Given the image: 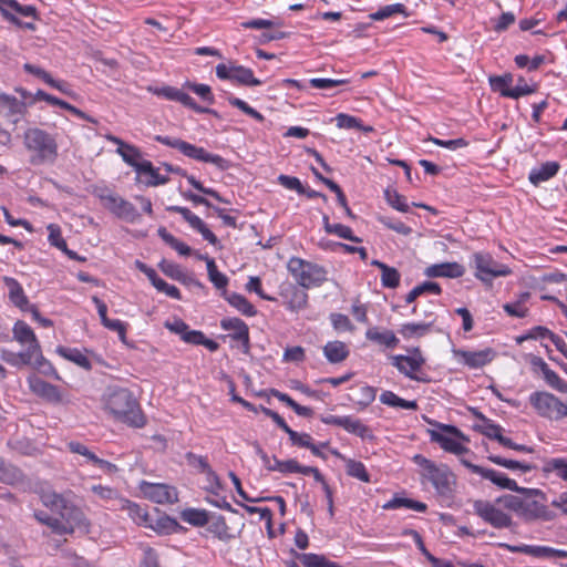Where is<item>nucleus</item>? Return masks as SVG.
Masks as SVG:
<instances>
[{"instance_id": "obj_62", "label": "nucleus", "mask_w": 567, "mask_h": 567, "mask_svg": "<svg viewBox=\"0 0 567 567\" xmlns=\"http://www.w3.org/2000/svg\"><path fill=\"white\" fill-rule=\"evenodd\" d=\"M536 92V86H530L525 82V79L523 76L518 78L517 84L515 87H511L509 97L511 99H518L520 96L532 94Z\"/></svg>"}, {"instance_id": "obj_3", "label": "nucleus", "mask_w": 567, "mask_h": 567, "mask_svg": "<svg viewBox=\"0 0 567 567\" xmlns=\"http://www.w3.org/2000/svg\"><path fill=\"white\" fill-rule=\"evenodd\" d=\"M413 462L422 467V475L432 483L439 495L443 497L452 496L455 486V476L446 465L437 466L434 462L421 454H415Z\"/></svg>"}, {"instance_id": "obj_31", "label": "nucleus", "mask_w": 567, "mask_h": 567, "mask_svg": "<svg viewBox=\"0 0 567 567\" xmlns=\"http://www.w3.org/2000/svg\"><path fill=\"white\" fill-rule=\"evenodd\" d=\"M221 296L243 315L252 317L257 313L255 307L243 295L236 292L228 293L227 290H224Z\"/></svg>"}, {"instance_id": "obj_54", "label": "nucleus", "mask_w": 567, "mask_h": 567, "mask_svg": "<svg viewBox=\"0 0 567 567\" xmlns=\"http://www.w3.org/2000/svg\"><path fill=\"white\" fill-rule=\"evenodd\" d=\"M208 278L210 282L219 290H226L228 278L226 275L218 271L215 260H208Z\"/></svg>"}, {"instance_id": "obj_24", "label": "nucleus", "mask_w": 567, "mask_h": 567, "mask_svg": "<svg viewBox=\"0 0 567 567\" xmlns=\"http://www.w3.org/2000/svg\"><path fill=\"white\" fill-rule=\"evenodd\" d=\"M2 280L9 289L10 301L22 311H25L27 307H29V299L24 295L21 285L14 278L8 276H4Z\"/></svg>"}, {"instance_id": "obj_48", "label": "nucleus", "mask_w": 567, "mask_h": 567, "mask_svg": "<svg viewBox=\"0 0 567 567\" xmlns=\"http://www.w3.org/2000/svg\"><path fill=\"white\" fill-rule=\"evenodd\" d=\"M473 429L488 439L496 440L499 443V439L504 437L502 435V426L492 422V420L487 419L486 422L482 424H475Z\"/></svg>"}, {"instance_id": "obj_61", "label": "nucleus", "mask_w": 567, "mask_h": 567, "mask_svg": "<svg viewBox=\"0 0 567 567\" xmlns=\"http://www.w3.org/2000/svg\"><path fill=\"white\" fill-rule=\"evenodd\" d=\"M377 390L373 386L363 385L358 389V400L357 403L363 408L371 404L375 399Z\"/></svg>"}, {"instance_id": "obj_50", "label": "nucleus", "mask_w": 567, "mask_h": 567, "mask_svg": "<svg viewBox=\"0 0 567 567\" xmlns=\"http://www.w3.org/2000/svg\"><path fill=\"white\" fill-rule=\"evenodd\" d=\"M384 197L390 206H392L394 209L406 213L409 212V205L406 203V198L399 194L396 189L394 188H386L384 190Z\"/></svg>"}, {"instance_id": "obj_13", "label": "nucleus", "mask_w": 567, "mask_h": 567, "mask_svg": "<svg viewBox=\"0 0 567 567\" xmlns=\"http://www.w3.org/2000/svg\"><path fill=\"white\" fill-rule=\"evenodd\" d=\"M391 360H392V364L408 378H410L414 381L424 382V383H427L431 381L430 378H427L425 375H419V374L413 373L415 371H419L421 369V367L424 364L425 360L422 355L409 357V355L399 354V355H392Z\"/></svg>"}, {"instance_id": "obj_27", "label": "nucleus", "mask_w": 567, "mask_h": 567, "mask_svg": "<svg viewBox=\"0 0 567 567\" xmlns=\"http://www.w3.org/2000/svg\"><path fill=\"white\" fill-rule=\"evenodd\" d=\"M430 436L431 441L439 443L440 446L446 452L453 453L455 455H462L470 452V450L462 445L460 442L437 431H430Z\"/></svg>"}, {"instance_id": "obj_42", "label": "nucleus", "mask_w": 567, "mask_h": 567, "mask_svg": "<svg viewBox=\"0 0 567 567\" xmlns=\"http://www.w3.org/2000/svg\"><path fill=\"white\" fill-rule=\"evenodd\" d=\"M488 460L499 466L506 467L508 470H519L524 473L530 472L533 470H536V465L523 463L515 460H508L502 456L491 455L488 456Z\"/></svg>"}, {"instance_id": "obj_32", "label": "nucleus", "mask_w": 567, "mask_h": 567, "mask_svg": "<svg viewBox=\"0 0 567 567\" xmlns=\"http://www.w3.org/2000/svg\"><path fill=\"white\" fill-rule=\"evenodd\" d=\"M559 171V164L557 162H546L542 164L538 169H534L529 174V181L534 185H538L542 182L548 181L554 177Z\"/></svg>"}, {"instance_id": "obj_58", "label": "nucleus", "mask_w": 567, "mask_h": 567, "mask_svg": "<svg viewBox=\"0 0 567 567\" xmlns=\"http://www.w3.org/2000/svg\"><path fill=\"white\" fill-rule=\"evenodd\" d=\"M31 365H33L45 375H55L58 378L53 365L42 355L41 348L39 349V352H37V354L33 357V362Z\"/></svg>"}, {"instance_id": "obj_59", "label": "nucleus", "mask_w": 567, "mask_h": 567, "mask_svg": "<svg viewBox=\"0 0 567 567\" xmlns=\"http://www.w3.org/2000/svg\"><path fill=\"white\" fill-rule=\"evenodd\" d=\"M41 501L44 506L50 507L54 511H60L62 505L65 503V499L55 492H43L41 494Z\"/></svg>"}, {"instance_id": "obj_26", "label": "nucleus", "mask_w": 567, "mask_h": 567, "mask_svg": "<svg viewBox=\"0 0 567 567\" xmlns=\"http://www.w3.org/2000/svg\"><path fill=\"white\" fill-rule=\"evenodd\" d=\"M109 141L113 142L114 144L118 145L117 153L122 156L123 161L128 164L130 166L134 167L137 161L142 157V154L137 147L134 145L127 144L121 138L110 135Z\"/></svg>"}, {"instance_id": "obj_5", "label": "nucleus", "mask_w": 567, "mask_h": 567, "mask_svg": "<svg viewBox=\"0 0 567 567\" xmlns=\"http://www.w3.org/2000/svg\"><path fill=\"white\" fill-rule=\"evenodd\" d=\"M155 140L164 145L178 150L185 156L205 163H212L220 171L229 168V162L217 154H210L203 147L185 142L179 138H171L168 136L157 135Z\"/></svg>"}, {"instance_id": "obj_35", "label": "nucleus", "mask_w": 567, "mask_h": 567, "mask_svg": "<svg viewBox=\"0 0 567 567\" xmlns=\"http://www.w3.org/2000/svg\"><path fill=\"white\" fill-rule=\"evenodd\" d=\"M405 507L415 512L424 513L427 508L426 504L411 498L395 496L383 505L384 509H396Z\"/></svg>"}, {"instance_id": "obj_18", "label": "nucleus", "mask_w": 567, "mask_h": 567, "mask_svg": "<svg viewBox=\"0 0 567 567\" xmlns=\"http://www.w3.org/2000/svg\"><path fill=\"white\" fill-rule=\"evenodd\" d=\"M25 112V103L14 96L0 93V115L17 124Z\"/></svg>"}, {"instance_id": "obj_11", "label": "nucleus", "mask_w": 567, "mask_h": 567, "mask_svg": "<svg viewBox=\"0 0 567 567\" xmlns=\"http://www.w3.org/2000/svg\"><path fill=\"white\" fill-rule=\"evenodd\" d=\"M474 511L480 517L496 528L512 526L511 516L487 501H476L474 503Z\"/></svg>"}, {"instance_id": "obj_64", "label": "nucleus", "mask_w": 567, "mask_h": 567, "mask_svg": "<svg viewBox=\"0 0 567 567\" xmlns=\"http://www.w3.org/2000/svg\"><path fill=\"white\" fill-rule=\"evenodd\" d=\"M158 267L159 269L169 278L174 279V280H177V279H183L182 278V268L179 265L173 262V261H168L166 259H163L159 264H158Z\"/></svg>"}, {"instance_id": "obj_19", "label": "nucleus", "mask_w": 567, "mask_h": 567, "mask_svg": "<svg viewBox=\"0 0 567 567\" xmlns=\"http://www.w3.org/2000/svg\"><path fill=\"white\" fill-rule=\"evenodd\" d=\"M465 274V268L458 262H442L425 268L424 275L429 278H458Z\"/></svg>"}, {"instance_id": "obj_55", "label": "nucleus", "mask_w": 567, "mask_h": 567, "mask_svg": "<svg viewBox=\"0 0 567 567\" xmlns=\"http://www.w3.org/2000/svg\"><path fill=\"white\" fill-rule=\"evenodd\" d=\"M545 473L556 472L557 476L567 481V458H550L543 467Z\"/></svg>"}, {"instance_id": "obj_17", "label": "nucleus", "mask_w": 567, "mask_h": 567, "mask_svg": "<svg viewBox=\"0 0 567 567\" xmlns=\"http://www.w3.org/2000/svg\"><path fill=\"white\" fill-rule=\"evenodd\" d=\"M280 296L285 299L287 307L292 311L306 308L308 302L307 292L292 284L281 285Z\"/></svg>"}, {"instance_id": "obj_43", "label": "nucleus", "mask_w": 567, "mask_h": 567, "mask_svg": "<svg viewBox=\"0 0 567 567\" xmlns=\"http://www.w3.org/2000/svg\"><path fill=\"white\" fill-rule=\"evenodd\" d=\"M346 472L349 476L358 478L361 482L369 483L371 481L364 464L355 460H346Z\"/></svg>"}, {"instance_id": "obj_52", "label": "nucleus", "mask_w": 567, "mask_h": 567, "mask_svg": "<svg viewBox=\"0 0 567 567\" xmlns=\"http://www.w3.org/2000/svg\"><path fill=\"white\" fill-rule=\"evenodd\" d=\"M148 526L161 534H169L182 528V526L174 518L168 516L157 518L155 525H153L151 520Z\"/></svg>"}, {"instance_id": "obj_12", "label": "nucleus", "mask_w": 567, "mask_h": 567, "mask_svg": "<svg viewBox=\"0 0 567 567\" xmlns=\"http://www.w3.org/2000/svg\"><path fill=\"white\" fill-rule=\"evenodd\" d=\"M517 516L526 523L536 520L550 522L556 518V514L549 511L546 505L540 504L535 499L525 498H523Z\"/></svg>"}, {"instance_id": "obj_47", "label": "nucleus", "mask_w": 567, "mask_h": 567, "mask_svg": "<svg viewBox=\"0 0 567 567\" xmlns=\"http://www.w3.org/2000/svg\"><path fill=\"white\" fill-rule=\"evenodd\" d=\"M124 509L127 511L130 517L138 525H148L151 522L148 513L142 508L138 504L125 501Z\"/></svg>"}, {"instance_id": "obj_36", "label": "nucleus", "mask_w": 567, "mask_h": 567, "mask_svg": "<svg viewBox=\"0 0 567 567\" xmlns=\"http://www.w3.org/2000/svg\"><path fill=\"white\" fill-rule=\"evenodd\" d=\"M380 402L382 404L392 406V408H400L405 410H417L419 405L416 401H408L400 396H398L392 391H384L380 395Z\"/></svg>"}, {"instance_id": "obj_8", "label": "nucleus", "mask_w": 567, "mask_h": 567, "mask_svg": "<svg viewBox=\"0 0 567 567\" xmlns=\"http://www.w3.org/2000/svg\"><path fill=\"white\" fill-rule=\"evenodd\" d=\"M475 276L484 282H491L496 277H503L511 274V269L494 260L487 252H475L473 256Z\"/></svg>"}, {"instance_id": "obj_28", "label": "nucleus", "mask_w": 567, "mask_h": 567, "mask_svg": "<svg viewBox=\"0 0 567 567\" xmlns=\"http://www.w3.org/2000/svg\"><path fill=\"white\" fill-rule=\"evenodd\" d=\"M349 349L342 341H329L323 347V354L330 363H340L349 357Z\"/></svg>"}, {"instance_id": "obj_4", "label": "nucleus", "mask_w": 567, "mask_h": 567, "mask_svg": "<svg viewBox=\"0 0 567 567\" xmlns=\"http://www.w3.org/2000/svg\"><path fill=\"white\" fill-rule=\"evenodd\" d=\"M287 267L297 284L305 289L319 287L327 280V270L322 266L301 258H290Z\"/></svg>"}, {"instance_id": "obj_37", "label": "nucleus", "mask_w": 567, "mask_h": 567, "mask_svg": "<svg viewBox=\"0 0 567 567\" xmlns=\"http://www.w3.org/2000/svg\"><path fill=\"white\" fill-rule=\"evenodd\" d=\"M37 353L25 350L23 352L2 351V360L13 367L31 365Z\"/></svg>"}, {"instance_id": "obj_46", "label": "nucleus", "mask_w": 567, "mask_h": 567, "mask_svg": "<svg viewBox=\"0 0 567 567\" xmlns=\"http://www.w3.org/2000/svg\"><path fill=\"white\" fill-rule=\"evenodd\" d=\"M298 559L303 565V567H340L336 563L329 561L322 555L301 554L298 556Z\"/></svg>"}, {"instance_id": "obj_16", "label": "nucleus", "mask_w": 567, "mask_h": 567, "mask_svg": "<svg viewBox=\"0 0 567 567\" xmlns=\"http://www.w3.org/2000/svg\"><path fill=\"white\" fill-rule=\"evenodd\" d=\"M220 327L224 330L233 331L229 337L239 341L243 346V352L249 353V329L248 326L239 318H225L220 321Z\"/></svg>"}, {"instance_id": "obj_49", "label": "nucleus", "mask_w": 567, "mask_h": 567, "mask_svg": "<svg viewBox=\"0 0 567 567\" xmlns=\"http://www.w3.org/2000/svg\"><path fill=\"white\" fill-rule=\"evenodd\" d=\"M206 525H208V532L214 534L219 539H225L228 537V526L223 516H209V522Z\"/></svg>"}, {"instance_id": "obj_33", "label": "nucleus", "mask_w": 567, "mask_h": 567, "mask_svg": "<svg viewBox=\"0 0 567 567\" xmlns=\"http://www.w3.org/2000/svg\"><path fill=\"white\" fill-rule=\"evenodd\" d=\"M365 337L368 340L383 344L390 349H393L399 343V339L391 330H384L381 332L377 328H371L365 332Z\"/></svg>"}, {"instance_id": "obj_53", "label": "nucleus", "mask_w": 567, "mask_h": 567, "mask_svg": "<svg viewBox=\"0 0 567 567\" xmlns=\"http://www.w3.org/2000/svg\"><path fill=\"white\" fill-rule=\"evenodd\" d=\"M154 93L158 96H163L169 101H176L179 103L189 102L188 94L183 92L182 90L173 86H163L161 89H156Z\"/></svg>"}, {"instance_id": "obj_40", "label": "nucleus", "mask_w": 567, "mask_h": 567, "mask_svg": "<svg viewBox=\"0 0 567 567\" xmlns=\"http://www.w3.org/2000/svg\"><path fill=\"white\" fill-rule=\"evenodd\" d=\"M184 522L193 526H205L209 522V514L205 509L186 508L181 513Z\"/></svg>"}, {"instance_id": "obj_57", "label": "nucleus", "mask_w": 567, "mask_h": 567, "mask_svg": "<svg viewBox=\"0 0 567 567\" xmlns=\"http://www.w3.org/2000/svg\"><path fill=\"white\" fill-rule=\"evenodd\" d=\"M34 517L40 523L49 526L53 533H55L58 535H63L62 532L60 530V529H62V520H60V518L52 517L48 513L42 512V511L35 512Z\"/></svg>"}, {"instance_id": "obj_56", "label": "nucleus", "mask_w": 567, "mask_h": 567, "mask_svg": "<svg viewBox=\"0 0 567 567\" xmlns=\"http://www.w3.org/2000/svg\"><path fill=\"white\" fill-rule=\"evenodd\" d=\"M401 275L394 267L388 266L381 272V282L385 288L394 289L400 285Z\"/></svg>"}, {"instance_id": "obj_41", "label": "nucleus", "mask_w": 567, "mask_h": 567, "mask_svg": "<svg viewBox=\"0 0 567 567\" xmlns=\"http://www.w3.org/2000/svg\"><path fill=\"white\" fill-rule=\"evenodd\" d=\"M513 83V75L511 73L504 75L489 76V85L494 92H499L502 96L509 97L511 84Z\"/></svg>"}, {"instance_id": "obj_25", "label": "nucleus", "mask_w": 567, "mask_h": 567, "mask_svg": "<svg viewBox=\"0 0 567 567\" xmlns=\"http://www.w3.org/2000/svg\"><path fill=\"white\" fill-rule=\"evenodd\" d=\"M464 363L471 368H482L492 361L494 351L489 348L480 351H460Z\"/></svg>"}, {"instance_id": "obj_7", "label": "nucleus", "mask_w": 567, "mask_h": 567, "mask_svg": "<svg viewBox=\"0 0 567 567\" xmlns=\"http://www.w3.org/2000/svg\"><path fill=\"white\" fill-rule=\"evenodd\" d=\"M97 196L105 208L123 220L133 223L141 216L132 203L106 188L100 189Z\"/></svg>"}, {"instance_id": "obj_45", "label": "nucleus", "mask_w": 567, "mask_h": 567, "mask_svg": "<svg viewBox=\"0 0 567 567\" xmlns=\"http://www.w3.org/2000/svg\"><path fill=\"white\" fill-rule=\"evenodd\" d=\"M22 477L21 471L11 465L7 464L2 458H0V481L6 484H14L19 482Z\"/></svg>"}, {"instance_id": "obj_29", "label": "nucleus", "mask_w": 567, "mask_h": 567, "mask_svg": "<svg viewBox=\"0 0 567 567\" xmlns=\"http://www.w3.org/2000/svg\"><path fill=\"white\" fill-rule=\"evenodd\" d=\"M433 327V320H423L421 322L405 323L399 330L404 339L421 338L427 334Z\"/></svg>"}, {"instance_id": "obj_15", "label": "nucleus", "mask_w": 567, "mask_h": 567, "mask_svg": "<svg viewBox=\"0 0 567 567\" xmlns=\"http://www.w3.org/2000/svg\"><path fill=\"white\" fill-rule=\"evenodd\" d=\"M528 362L530 363L535 373H543L544 380L549 386L561 393H567V382L561 380L555 371L549 369L548 364L544 361L543 358L529 354Z\"/></svg>"}, {"instance_id": "obj_20", "label": "nucleus", "mask_w": 567, "mask_h": 567, "mask_svg": "<svg viewBox=\"0 0 567 567\" xmlns=\"http://www.w3.org/2000/svg\"><path fill=\"white\" fill-rule=\"evenodd\" d=\"M145 494L158 504H173L178 499L176 488L165 484H148Z\"/></svg>"}, {"instance_id": "obj_2", "label": "nucleus", "mask_w": 567, "mask_h": 567, "mask_svg": "<svg viewBox=\"0 0 567 567\" xmlns=\"http://www.w3.org/2000/svg\"><path fill=\"white\" fill-rule=\"evenodd\" d=\"M24 147L31 153L33 165L52 164L58 157V144L53 135L39 127H30L23 134Z\"/></svg>"}, {"instance_id": "obj_22", "label": "nucleus", "mask_w": 567, "mask_h": 567, "mask_svg": "<svg viewBox=\"0 0 567 567\" xmlns=\"http://www.w3.org/2000/svg\"><path fill=\"white\" fill-rule=\"evenodd\" d=\"M30 388L33 393L45 399L52 403H60L62 401V395L56 385L51 384L42 379H33L30 381Z\"/></svg>"}, {"instance_id": "obj_38", "label": "nucleus", "mask_w": 567, "mask_h": 567, "mask_svg": "<svg viewBox=\"0 0 567 567\" xmlns=\"http://www.w3.org/2000/svg\"><path fill=\"white\" fill-rule=\"evenodd\" d=\"M483 477L489 480L493 484L501 488H506L516 493L518 491L517 483L503 473H498L494 470L486 468Z\"/></svg>"}, {"instance_id": "obj_9", "label": "nucleus", "mask_w": 567, "mask_h": 567, "mask_svg": "<svg viewBox=\"0 0 567 567\" xmlns=\"http://www.w3.org/2000/svg\"><path fill=\"white\" fill-rule=\"evenodd\" d=\"M60 520H62L63 535L72 534L75 529H80L84 533L89 532V522L81 508L65 501L59 511Z\"/></svg>"}, {"instance_id": "obj_1", "label": "nucleus", "mask_w": 567, "mask_h": 567, "mask_svg": "<svg viewBox=\"0 0 567 567\" xmlns=\"http://www.w3.org/2000/svg\"><path fill=\"white\" fill-rule=\"evenodd\" d=\"M105 409L116 420L131 426L142 427L145 425V416L140 404L127 389H110L105 398Z\"/></svg>"}, {"instance_id": "obj_10", "label": "nucleus", "mask_w": 567, "mask_h": 567, "mask_svg": "<svg viewBox=\"0 0 567 567\" xmlns=\"http://www.w3.org/2000/svg\"><path fill=\"white\" fill-rule=\"evenodd\" d=\"M321 422L329 425H337L344 429L347 432L354 434L362 440H374V435L372 430L363 424L359 419H354L350 415L347 416H337V415H327L321 416Z\"/></svg>"}, {"instance_id": "obj_51", "label": "nucleus", "mask_w": 567, "mask_h": 567, "mask_svg": "<svg viewBox=\"0 0 567 567\" xmlns=\"http://www.w3.org/2000/svg\"><path fill=\"white\" fill-rule=\"evenodd\" d=\"M185 458L189 466L198 470L200 473L215 477V472L212 470L206 457L188 452L186 453Z\"/></svg>"}, {"instance_id": "obj_34", "label": "nucleus", "mask_w": 567, "mask_h": 567, "mask_svg": "<svg viewBox=\"0 0 567 567\" xmlns=\"http://www.w3.org/2000/svg\"><path fill=\"white\" fill-rule=\"evenodd\" d=\"M56 352L64 359L75 363L76 365L90 371L92 364L90 360L76 348L58 347Z\"/></svg>"}, {"instance_id": "obj_63", "label": "nucleus", "mask_w": 567, "mask_h": 567, "mask_svg": "<svg viewBox=\"0 0 567 567\" xmlns=\"http://www.w3.org/2000/svg\"><path fill=\"white\" fill-rule=\"evenodd\" d=\"M278 183L288 189L296 190L298 194L306 192V187L301 184L300 179L295 176L281 174L278 176Z\"/></svg>"}, {"instance_id": "obj_14", "label": "nucleus", "mask_w": 567, "mask_h": 567, "mask_svg": "<svg viewBox=\"0 0 567 567\" xmlns=\"http://www.w3.org/2000/svg\"><path fill=\"white\" fill-rule=\"evenodd\" d=\"M167 212L181 214L185 221L189 224V226L197 230L205 240L209 244L217 246L219 244L216 235L206 226V224L195 214H193L188 208L182 206H167Z\"/></svg>"}, {"instance_id": "obj_6", "label": "nucleus", "mask_w": 567, "mask_h": 567, "mask_svg": "<svg viewBox=\"0 0 567 567\" xmlns=\"http://www.w3.org/2000/svg\"><path fill=\"white\" fill-rule=\"evenodd\" d=\"M529 403L542 417L555 421L567 417V404L549 392L537 391L532 393Z\"/></svg>"}, {"instance_id": "obj_60", "label": "nucleus", "mask_w": 567, "mask_h": 567, "mask_svg": "<svg viewBox=\"0 0 567 567\" xmlns=\"http://www.w3.org/2000/svg\"><path fill=\"white\" fill-rule=\"evenodd\" d=\"M185 86L194 93H196L197 95H199L204 101L208 102L209 104L214 103L215 99L209 85L186 82Z\"/></svg>"}, {"instance_id": "obj_44", "label": "nucleus", "mask_w": 567, "mask_h": 567, "mask_svg": "<svg viewBox=\"0 0 567 567\" xmlns=\"http://www.w3.org/2000/svg\"><path fill=\"white\" fill-rule=\"evenodd\" d=\"M395 13H402L404 17H410V13L406 11V8L402 3H394L389 4L380 8L378 11L371 13L369 17L372 20H384L386 18H390L391 16Z\"/></svg>"}, {"instance_id": "obj_21", "label": "nucleus", "mask_w": 567, "mask_h": 567, "mask_svg": "<svg viewBox=\"0 0 567 567\" xmlns=\"http://www.w3.org/2000/svg\"><path fill=\"white\" fill-rule=\"evenodd\" d=\"M13 338L21 344H28L31 352H39L41 348L33 330L22 320H18L13 327Z\"/></svg>"}, {"instance_id": "obj_30", "label": "nucleus", "mask_w": 567, "mask_h": 567, "mask_svg": "<svg viewBox=\"0 0 567 567\" xmlns=\"http://www.w3.org/2000/svg\"><path fill=\"white\" fill-rule=\"evenodd\" d=\"M514 550H518L525 554H529L539 558H567L566 550L554 549L551 547L545 546H528L525 545L523 547L513 548Z\"/></svg>"}, {"instance_id": "obj_39", "label": "nucleus", "mask_w": 567, "mask_h": 567, "mask_svg": "<svg viewBox=\"0 0 567 567\" xmlns=\"http://www.w3.org/2000/svg\"><path fill=\"white\" fill-rule=\"evenodd\" d=\"M233 81L246 86H257L262 83L259 79L254 76L250 69L243 65H233Z\"/></svg>"}, {"instance_id": "obj_23", "label": "nucleus", "mask_w": 567, "mask_h": 567, "mask_svg": "<svg viewBox=\"0 0 567 567\" xmlns=\"http://www.w3.org/2000/svg\"><path fill=\"white\" fill-rule=\"evenodd\" d=\"M164 327L171 332L178 334L186 343L193 344L196 341L195 339L200 338V331L190 330L189 326L179 318H174L173 321L167 320Z\"/></svg>"}]
</instances>
